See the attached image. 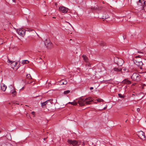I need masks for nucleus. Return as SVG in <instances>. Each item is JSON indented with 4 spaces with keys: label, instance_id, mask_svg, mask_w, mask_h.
Wrapping results in <instances>:
<instances>
[{
    "label": "nucleus",
    "instance_id": "1",
    "mask_svg": "<svg viewBox=\"0 0 146 146\" xmlns=\"http://www.w3.org/2000/svg\"><path fill=\"white\" fill-rule=\"evenodd\" d=\"M135 59L133 60V62L140 69H142V66L143 63L141 61L140 56H136L135 57Z\"/></svg>",
    "mask_w": 146,
    "mask_h": 146
},
{
    "label": "nucleus",
    "instance_id": "2",
    "mask_svg": "<svg viewBox=\"0 0 146 146\" xmlns=\"http://www.w3.org/2000/svg\"><path fill=\"white\" fill-rule=\"evenodd\" d=\"M29 28H26V30H25L23 28H19L16 30L17 33L19 35L22 36H24L25 33V31H29Z\"/></svg>",
    "mask_w": 146,
    "mask_h": 146
},
{
    "label": "nucleus",
    "instance_id": "3",
    "mask_svg": "<svg viewBox=\"0 0 146 146\" xmlns=\"http://www.w3.org/2000/svg\"><path fill=\"white\" fill-rule=\"evenodd\" d=\"M140 76L138 74L134 73L131 76V78L133 80L139 81L140 80Z\"/></svg>",
    "mask_w": 146,
    "mask_h": 146
},
{
    "label": "nucleus",
    "instance_id": "4",
    "mask_svg": "<svg viewBox=\"0 0 146 146\" xmlns=\"http://www.w3.org/2000/svg\"><path fill=\"white\" fill-rule=\"evenodd\" d=\"M114 62L119 66H121L123 64L124 62L123 60L121 58H116L114 59Z\"/></svg>",
    "mask_w": 146,
    "mask_h": 146
},
{
    "label": "nucleus",
    "instance_id": "5",
    "mask_svg": "<svg viewBox=\"0 0 146 146\" xmlns=\"http://www.w3.org/2000/svg\"><path fill=\"white\" fill-rule=\"evenodd\" d=\"M68 142L69 144L72 145L73 146H78L80 144V143L75 140H68Z\"/></svg>",
    "mask_w": 146,
    "mask_h": 146
},
{
    "label": "nucleus",
    "instance_id": "6",
    "mask_svg": "<svg viewBox=\"0 0 146 146\" xmlns=\"http://www.w3.org/2000/svg\"><path fill=\"white\" fill-rule=\"evenodd\" d=\"M137 135L138 137L142 140H145V136L144 133L142 131H140L137 132Z\"/></svg>",
    "mask_w": 146,
    "mask_h": 146
},
{
    "label": "nucleus",
    "instance_id": "7",
    "mask_svg": "<svg viewBox=\"0 0 146 146\" xmlns=\"http://www.w3.org/2000/svg\"><path fill=\"white\" fill-rule=\"evenodd\" d=\"M138 7L139 9L142 10L143 9L144 6V2L143 1H141V0H139L137 3Z\"/></svg>",
    "mask_w": 146,
    "mask_h": 146
},
{
    "label": "nucleus",
    "instance_id": "8",
    "mask_svg": "<svg viewBox=\"0 0 146 146\" xmlns=\"http://www.w3.org/2000/svg\"><path fill=\"white\" fill-rule=\"evenodd\" d=\"M59 11L63 13H66L68 10V8L64 6L60 7L59 8Z\"/></svg>",
    "mask_w": 146,
    "mask_h": 146
},
{
    "label": "nucleus",
    "instance_id": "9",
    "mask_svg": "<svg viewBox=\"0 0 146 146\" xmlns=\"http://www.w3.org/2000/svg\"><path fill=\"white\" fill-rule=\"evenodd\" d=\"M86 101L85 100H84L82 99H79L78 101V103L80 106H84L85 104H86Z\"/></svg>",
    "mask_w": 146,
    "mask_h": 146
},
{
    "label": "nucleus",
    "instance_id": "10",
    "mask_svg": "<svg viewBox=\"0 0 146 146\" xmlns=\"http://www.w3.org/2000/svg\"><path fill=\"white\" fill-rule=\"evenodd\" d=\"M7 62L11 64V66L13 68L16 66L17 64L18 63L17 62H15V61H11L9 59L8 60Z\"/></svg>",
    "mask_w": 146,
    "mask_h": 146
},
{
    "label": "nucleus",
    "instance_id": "11",
    "mask_svg": "<svg viewBox=\"0 0 146 146\" xmlns=\"http://www.w3.org/2000/svg\"><path fill=\"white\" fill-rule=\"evenodd\" d=\"M10 94L12 95V96L14 97L16 96L17 92L16 91V89L14 88L13 89L10 90Z\"/></svg>",
    "mask_w": 146,
    "mask_h": 146
},
{
    "label": "nucleus",
    "instance_id": "12",
    "mask_svg": "<svg viewBox=\"0 0 146 146\" xmlns=\"http://www.w3.org/2000/svg\"><path fill=\"white\" fill-rule=\"evenodd\" d=\"M85 101L88 102H86V104H90V103L93 101L92 99L90 97H88L85 99Z\"/></svg>",
    "mask_w": 146,
    "mask_h": 146
},
{
    "label": "nucleus",
    "instance_id": "13",
    "mask_svg": "<svg viewBox=\"0 0 146 146\" xmlns=\"http://www.w3.org/2000/svg\"><path fill=\"white\" fill-rule=\"evenodd\" d=\"M44 43L47 47H49L51 45V43L50 42L49 40L48 41L47 40H46V42H44Z\"/></svg>",
    "mask_w": 146,
    "mask_h": 146
},
{
    "label": "nucleus",
    "instance_id": "14",
    "mask_svg": "<svg viewBox=\"0 0 146 146\" xmlns=\"http://www.w3.org/2000/svg\"><path fill=\"white\" fill-rule=\"evenodd\" d=\"M109 17V16L107 12H105L102 17V19H107Z\"/></svg>",
    "mask_w": 146,
    "mask_h": 146
},
{
    "label": "nucleus",
    "instance_id": "15",
    "mask_svg": "<svg viewBox=\"0 0 146 146\" xmlns=\"http://www.w3.org/2000/svg\"><path fill=\"white\" fill-rule=\"evenodd\" d=\"M7 88V86L5 84H2L1 85V89L3 91H5Z\"/></svg>",
    "mask_w": 146,
    "mask_h": 146
},
{
    "label": "nucleus",
    "instance_id": "16",
    "mask_svg": "<svg viewBox=\"0 0 146 146\" xmlns=\"http://www.w3.org/2000/svg\"><path fill=\"white\" fill-rule=\"evenodd\" d=\"M122 82L125 84H130L131 83L130 81H129L127 79H125L124 80H123Z\"/></svg>",
    "mask_w": 146,
    "mask_h": 146
},
{
    "label": "nucleus",
    "instance_id": "17",
    "mask_svg": "<svg viewBox=\"0 0 146 146\" xmlns=\"http://www.w3.org/2000/svg\"><path fill=\"white\" fill-rule=\"evenodd\" d=\"M82 56L85 62H88V59L86 56L83 55Z\"/></svg>",
    "mask_w": 146,
    "mask_h": 146
},
{
    "label": "nucleus",
    "instance_id": "18",
    "mask_svg": "<svg viewBox=\"0 0 146 146\" xmlns=\"http://www.w3.org/2000/svg\"><path fill=\"white\" fill-rule=\"evenodd\" d=\"M122 70V69L120 68H114V71L116 72H120Z\"/></svg>",
    "mask_w": 146,
    "mask_h": 146
},
{
    "label": "nucleus",
    "instance_id": "19",
    "mask_svg": "<svg viewBox=\"0 0 146 146\" xmlns=\"http://www.w3.org/2000/svg\"><path fill=\"white\" fill-rule=\"evenodd\" d=\"M1 146H12V145L9 143H6L5 144H3Z\"/></svg>",
    "mask_w": 146,
    "mask_h": 146
},
{
    "label": "nucleus",
    "instance_id": "20",
    "mask_svg": "<svg viewBox=\"0 0 146 146\" xmlns=\"http://www.w3.org/2000/svg\"><path fill=\"white\" fill-rule=\"evenodd\" d=\"M68 103L70 104L71 105L74 106H75L77 105V103L75 102V100H74V101L72 102H69Z\"/></svg>",
    "mask_w": 146,
    "mask_h": 146
},
{
    "label": "nucleus",
    "instance_id": "21",
    "mask_svg": "<svg viewBox=\"0 0 146 146\" xmlns=\"http://www.w3.org/2000/svg\"><path fill=\"white\" fill-rule=\"evenodd\" d=\"M29 62V61L28 60H23L22 62V64H25L28 63Z\"/></svg>",
    "mask_w": 146,
    "mask_h": 146
},
{
    "label": "nucleus",
    "instance_id": "22",
    "mask_svg": "<svg viewBox=\"0 0 146 146\" xmlns=\"http://www.w3.org/2000/svg\"><path fill=\"white\" fill-rule=\"evenodd\" d=\"M9 87L10 88V90L13 89L14 88H15V87H14V86L12 85H10L9 86Z\"/></svg>",
    "mask_w": 146,
    "mask_h": 146
},
{
    "label": "nucleus",
    "instance_id": "23",
    "mask_svg": "<svg viewBox=\"0 0 146 146\" xmlns=\"http://www.w3.org/2000/svg\"><path fill=\"white\" fill-rule=\"evenodd\" d=\"M49 102V101L48 100H47L46 101V102H44L42 103V106H45L47 103Z\"/></svg>",
    "mask_w": 146,
    "mask_h": 146
},
{
    "label": "nucleus",
    "instance_id": "24",
    "mask_svg": "<svg viewBox=\"0 0 146 146\" xmlns=\"http://www.w3.org/2000/svg\"><path fill=\"white\" fill-rule=\"evenodd\" d=\"M97 101L98 102H103L104 101L103 100L101 99H97Z\"/></svg>",
    "mask_w": 146,
    "mask_h": 146
},
{
    "label": "nucleus",
    "instance_id": "25",
    "mask_svg": "<svg viewBox=\"0 0 146 146\" xmlns=\"http://www.w3.org/2000/svg\"><path fill=\"white\" fill-rule=\"evenodd\" d=\"M70 92V91L69 90H67L66 91H64V94H66Z\"/></svg>",
    "mask_w": 146,
    "mask_h": 146
},
{
    "label": "nucleus",
    "instance_id": "26",
    "mask_svg": "<svg viewBox=\"0 0 146 146\" xmlns=\"http://www.w3.org/2000/svg\"><path fill=\"white\" fill-rule=\"evenodd\" d=\"M63 80V81L62 82V83H63V85L66 84L67 83V81L65 80Z\"/></svg>",
    "mask_w": 146,
    "mask_h": 146
},
{
    "label": "nucleus",
    "instance_id": "27",
    "mask_svg": "<svg viewBox=\"0 0 146 146\" xmlns=\"http://www.w3.org/2000/svg\"><path fill=\"white\" fill-rule=\"evenodd\" d=\"M27 78H28L29 79H31L32 78L31 77V76L30 74H28L27 75Z\"/></svg>",
    "mask_w": 146,
    "mask_h": 146
},
{
    "label": "nucleus",
    "instance_id": "28",
    "mask_svg": "<svg viewBox=\"0 0 146 146\" xmlns=\"http://www.w3.org/2000/svg\"><path fill=\"white\" fill-rule=\"evenodd\" d=\"M123 70L124 71H125L126 72H128V70L127 68L126 67H125L123 69Z\"/></svg>",
    "mask_w": 146,
    "mask_h": 146
},
{
    "label": "nucleus",
    "instance_id": "29",
    "mask_svg": "<svg viewBox=\"0 0 146 146\" xmlns=\"http://www.w3.org/2000/svg\"><path fill=\"white\" fill-rule=\"evenodd\" d=\"M118 96L120 98H123L124 97V96H123L121 94H118Z\"/></svg>",
    "mask_w": 146,
    "mask_h": 146
},
{
    "label": "nucleus",
    "instance_id": "30",
    "mask_svg": "<svg viewBox=\"0 0 146 146\" xmlns=\"http://www.w3.org/2000/svg\"><path fill=\"white\" fill-rule=\"evenodd\" d=\"M63 81V80H61L59 82V84L60 85H63L62 82Z\"/></svg>",
    "mask_w": 146,
    "mask_h": 146
},
{
    "label": "nucleus",
    "instance_id": "31",
    "mask_svg": "<svg viewBox=\"0 0 146 146\" xmlns=\"http://www.w3.org/2000/svg\"><path fill=\"white\" fill-rule=\"evenodd\" d=\"M100 44L102 46H104L105 45V43L104 42H102L100 43Z\"/></svg>",
    "mask_w": 146,
    "mask_h": 146
},
{
    "label": "nucleus",
    "instance_id": "32",
    "mask_svg": "<svg viewBox=\"0 0 146 146\" xmlns=\"http://www.w3.org/2000/svg\"><path fill=\"white\" fill-rule=\"evenodd\" d=\"M31 114H33V115H35V113L34 111H32L31 112Z\"/></svg>",
    "mask_w": 146,
    "mask_h": 146
},
{
    "label": "nucleus",
    "instance_id": "33",
    "mask_svg": "<svg viewBox=\"0 0 146 146\" xmlns=\"http://www.w3.org/2000/svg\"><path fill=\"white\" fill-rule=\"evenodd\" d=\"M137 111L138 112H139L140 111V109L139 108H137Z\"/></svg>",
    "mask_w": 146,
    "mask_h": 146
},
{
    "label": "nucleus",
    "instance_id": "34",
    "mask_svg": "<svg viewBox=\"0 0 146 146\" xmlns=\"http://www.w3.org/2000/svg\"><path fill=\"white\" fill-rule=\"evenodd\" d=\"M66 22V23H68V24L69 25H70V26L71 27H72V25H71V24H70L69 23H68V22Z\"/></svg>",
    "mask_w": 146,
    "mask_h": 146
},
{
    "label": "nucleus",
    "instance_id": "35",
    "mask_svg": "<svg viewBox=\"0 0 146 146\" xmlns=\"http://www.w3.org/2000/svg\"><path fill=\"white\" fill-rule=\"evenodd\" d=\"M24 88V87H23L20 90V91H21L22 90H23Z\"/></svg>",
    "mask_w": 146,
    "mask_h": 146
},
{
    "label": "nucleus",
    "instance_id": "36",
    "mask_svg": "<svg viewBox=\"0 0 146 146\" xmlns=\"http://www.w3.org/2000/svg\"><path fill=\"white\" fill-rule=\"evenodd\" d=\"M107 106H106L105 107H104V108L103 109H106V108H107Z\"/></svg>",
    "mask_w": 146,
    "mask_h": 146
},
{
    "label": "nucleus",
    "instance_id": "37",
    "mask_svg": "<svg viewBox=\"0 0 146 146\" xmlns=\"http://www.w3.org/2000/svg\"><path fill=\"white\" fill-rule=\"evenodd\" d=\"M93 89V87H91L90 88V90H92Z\"/></svg>",
    "mask_w": 146,
    "mask_h": 146
},
{
    "label": "nucleus",
    "instance_id": "38",
    "mask_svg": "<svg viewBox=\"0 0 146 146\" xmlns=\"http://www.w3.org/2000/svg\"><path fill=\"white\" fill-rule=\"evenodd\" d=\"M14 2H15V0H12Z\"/></svg>",
    "mask_w": 146,
    "mask_h": 146
},
{
    "label": "nucleus",
    "instance_id": "39",
    "mask_svg": "<svg viewBox=\"0 0 146 146\" xmlns=\"http://www.w3.org/2000/svg\"><path fill=\"white\" fill-rule=\"evenodd\" d=\"M55 5H57V3H55Z\"/></svg>",
    "mask_w": 146,
    "mask_h": 146
},
{
    "label": "nucleus",
    "instance_id": "40",
    "mask_svg": "<svg viewBox=\"0 0 146 146\" xmlns=\"http://www.w3.org/2000/svg\"><path fill=\"white\" fill-rule=\"evenodd\" d=\"M142 85H143V86H145V84H142Z\"/></svg>",
    "mask_w": 146,
    "mask_h": 146
},
{
    "label": "nucleus",
    "instance_id": "41",
    "mask_svg": "<svg viewBox=\"0 0 146 146\" xmlns=\"http://www.w3.org/2000/svg\"><path fill=\"white\" fill-rule=\"evenodd\" d=\"M53 18H56L55 17H53Z\"/></svg>",
    "mask_w": 146,
    "mask_h": 146
},
{
    "label": "nucleus",
    "instance_id": "42",
    "mask_svg": "<svg viewBox=\"0 0 146 146\" xmlns=\"http://www.w3.org/2000/svg\"><path fill=\"white\" fill-rule=\"evenodd\" d=\"M44 140H45V138H44Z\"/></svg>",
    "mask_w": 146,
    "mask_h": 146
},
{
    "label": "nucleus",
    "instance_id": "43",
    "mask_svg": "<svg viewBox=\"0 0 146 146\" xmlns=\"http://www.w3.org/2000/svg\"><path fill=\"white\" fill-rule=\"evenodd\" d=\"M127 120H126V122H127Z\"/></svg>",
    "mask_w": 146,
    "mask_h": 146
}]
</instances>
